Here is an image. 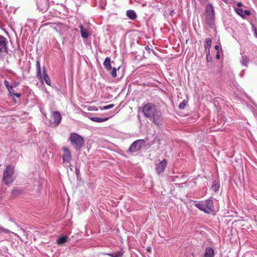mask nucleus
I'll return each mask as SVG.
<instances>
[{
  "instance_id": "f257e3e1",
  "label": "nucleus",
  "mask_w": 257,
  "mask_h": 257,
  "mask_svg": "<svg viewBox=\"0 0 257 257\" xmlns=\"http://www.w3.org/2000/svg\"><path fill=\"white\" fill-rule=\"evenodd\" d=\"M69 140L71 144L76 150H80L83 146L84 139L78 134L74 133L70 134Z\"/></svg>"
},
{
  "instance_id": "f03ea898",
  "label": "nucleus",
  "mask_w": 257,
  "mask_h": 257,
  "mask_svg": "<svg viewBox=\"0 0 257 257\" xmlns=\"http://www.w3.org/2000/svg\"><path fill=\"white\" fill-rule=\"evenodd\" d=\"M14 173V168L10 165H8L4 172L3 177V180L6 184H10L15 179Z\"/></svg>"
},
{
  "instance_id": "7ed1b4c3",
  "label": "nucleus",
  "mask_w": 257,
  "mask_h": 257,
  "mask_svg": "<svg viewBox=\"0 0 257 257\" xmlns=\"http://www.w3.org/2000/svg\"><path fill=\"white\" fill-rule=\"evenodd\" d=\"M36 71H37V76L38 78L42 81L43 80L48 85H51V80L48 76V75L46 73L45 68L43 67V76L42 77L41 75V66L39 60H37L36 61Z\"/></svg>"
},
{
  "instance_id": "20e7f679",
  "label": "nucleus",
  "mask_w": 257,
  "mask_h": 257,
  "mask_svg": "<svg viewBox=\"0 0 257 257\" xmlns=\"http://www.w3.org/2000/svg\"><path fill=\"white\" fill-rule=\"evenodd\" d=\"M148 118L151 121L158 126H159L162 124L163 117L162 113L158 106L156 107L155 110L152 114H151Z\"/></svg>"
},
{
  "instance_id": "39448f33",
  "label": "nucleus",
  "mask_w": 257,
  "mask_h": 257,
  "mask_svg": "<svg viewBox=\"0 0 257 257\" xmlns=\"http://www.w3.org/2000/svg\"><path fill=\"white\" fill-rule=\"evenodd\" d=\"M8 41L6 38L0 35V58H3L8 53Z\"/></svg>"
},
{
  "instance_id": "423d86ee",
  "label": "nucleus",
  "mask_w": 257,
  "mask_h": 257,
  "mask_svg": "<svg viewBox=\"0 0 257 257\" xmlns=\"http://www.w3.org/2000/svg\"><path fill=\"white\" fill-rule=\"evenodd\" d=\"M157 106L155 104L149 102L144 105L143 107V112L146 117H149L155 110Z\"/></svg>"
},
{
  "instance_id": "0eeeda50",
  "label": "nucleus",
  "mask_w": 257,
  "mask_h": 257,
  "mask_svg": "<svg viewBox=\"0 0 257 257\" xmlns=\"http://www.w3.org/2000/svg\"><path fill=\"white\" fill-rule=\"evenodd\" d=\"M205 13L208 22H212L215 18V13L213 6L211 4H209L206 6Z\"/></svg>"
},
{
  "instance_id": "6e6552de",
  "label": "nucleus",
  "mask_w": 257,
  "mask_h": 257,
  "mask_svg": "<svg viewBox=\"0 0 257 257\" xmlns=\"http://www.w3.org/2000/svg\"><path fill=\"white\" fill-rule=\"evenodd\" d=\"M61 116L58 111H53L51 117V124L52 126L58 125L61 122Z\"/></svg>"
},
{
  "instance_id": "1a4fd4ad",
  "label": "nucleus",
  "mask_w": 257,
  "mask_h": 257,
  "mask_svg": "<svg viewBox=\"0 0 257 257\" xmlns=\"http://www.w3.org/2000/svg\"><path fill=\"white\" fill-rule=\"evenodd\" d=\"M37 9L42 12H46L49 8L48 0H36Z\"/></svg>"
},
{
  "instance_id": "9d476101",
  "label": "nucleus",
  "mask_w": 257,
  "mask_h": 257,
  "mask_svg": "<svg viewBox=\"0 0 257 257\" xmlns=\"http://www.w3.org/2000/svg\"><path fill=\"white\" fill-rule=\"evenodd\" d=\"M62 150L63 151V155L62 156L63 162L65 165H67L72 160L71 153L67 147H63L62 148Z\"/></svg>"
},
{
  "instance_id": "9b49d317",
  "label": "nucleus",
  "mask_w": 257,
  "mask_h": 257,
  "mask_svg": "<svg viewBox=\"0 0 257 257\" xmlns=\"http://www.w3.org/2000/svg\"><path fill=\"white\" fill-rule=\"evenodd\" d=\"M167 165V161L164 159L159 163L156 164V171L158 175L164 172Z\"/></svg>"
},
{
  "instance_id": "f8f14e48",
  "label": "nucleus",
  "mask_w": 257,
  "mask_h": 257,
  "mask_svg": "<svg viewBox=\"0 0 257 257\" xmlns=\"http://www.w3.org/2000/svg\"><path fill=\"white\" fill-rule=\"evenodd\" d=\"M143 140H137L130 146L129 150L131 152H135L139 151L142 147Z\"/></svg>"
},
{
  "instance_id": "ddd939ff",
  "label": "nucleus",
  "mask_w": 257,
  "mask_h": 257,
  "mask_svg": "<svg viewBox=\"0 0 257 257\" xmlns=\"http://www.w3.org/2000/svg\"><path fill=\"white\" fill-rule=\"evenodd\" d=\"M235 12L243 19L245 18V16H248L251 15L249 10H243L240 8H234Z\"/></svg>"
},
{
  "instance_id": "4468645a",
  "label": "nucleus",
  "mask_w": 257,
  "mask_h": 257,
  "mask_svg": "<svg viewBox=\"0 0 257 257\" xmlns=\"http://www.w3.org/2000/svg\"><path fill=\"white\" fill-rule=\"evenodd\" d=\"M205 207L208 211L207 213L212 212L214 209L213 201L212 199H207L204 202Z\"/></svg>"
},
{
  "instance_id": "2eb2a0df",
  "label": "nucleus",
  "mask_w": 257,
  "mask_h": 257,
  "mask_svg": "<svg viewBox=\"0 0 257 257\" xmlns=\"http://www.w3.org/2000/svg\"><path fill=\"white\" fill-rule=\"evenodd\" d=\"M214 251L212 247H207L205 249V252L204 257H214Z\"/></svg>"
},
{
  "instance_id": "dca6fc26",
  "label": "nucleus",
  "mask_w": 257,
  "mask_h": 257,
  "mask_svg": "<svg viewBox=\"0 0 257 257\" xmlns=\"http://www.w3.org/2000/svg\"><path fill=\"white\" fill-rule=\"evenodd\" d=\"M79 28L80 29L81 37L84 39L88 38L89 34L87 31V30L86 29H84L82 25H80Z\"/></svg>"
},
{
  "instance_id": "f3484780",
  "label": "nucleus",
  "mask_w": 257,
  "mask_h": 257,
  "mask_svg": "<svg viewBox=\"0 0 257 257\" xmlns=\"http://www.w3.org/2000/svg\"><path fill=\"white\" fill-rule=\"evenodd\" d=\"M103 66L107 71H110L111 69L110 58L106 57L103 62Z\"/></svg>"
},
{
  "instance_id": "a211bd4d",
  "label": "nucleus",
  "mask_w": 257,
  "mask_h": 257,
  "mask_svg": "<svg viewBox=\"0 0 257 257\" xmlns=\"http://www.w3.org/2000/svg\"><path fill=\"white\" fill-rule=\"evenodd\" d=\"M249 59L245 55L242 56L241 59L240 60V63L242 66L248 67L249 64Z\"/></svg>"
},
{
  "instance_id": "6ab92c4d",
  "label": "nucleus",
  "mask_w": 257,
  "mask_h": 257,
  "mask_svg": "<svg viewBox=\"0 0 257 257\" xmlns=\"http://www.w3.org/2000/svg\"><path fill=\"white\" fill-rule=\"evenodd\" d=\"M195 206L199 210L207 213L208 211H207V209L205 207L204 202H198L196 203Z\"/></svg>"
},
{
  "instance_id": "aec40b11",
  "label": "nucleus",
  "mask_w": 257,
  "mask_h": 257,
  "mask_svg": "<svg viewBox=\"0 0 257 257\" xmlns=\"http://www.w3.org/2000/svg\"><path fill=\"white\" fill-rule=\"evenodd\" d=\"M126 16L131 20L137 18V14L134 10H130L126 11Z\"/></svg>"
},
{
  "instance_id": "412c9836",
  "label": "nucleus",
  "mask_w": 257,
  "mask_h": 257,
  "mask_svg": "<svg viewBox=\"0 0 257 257\" xmlns=\"http://www.w3.org/2000/svg\"><path fill=\"white\" fill-rule=\"evenodd\" d=\"M68 240L67 236H60L57 239L56 242L59 245H62L65 243Z\"/></svg>"
},
{
  "instance_id": "4be33fe9",
  "label": "nucleus",
  "mask_w": 257,
  "mask_h": 257,
  "mask_svg": "<svg viewBox=\"0 0 257 257\" xmlns=\"http://www.w3.org/2000/svg\"><path fill=\"white\" fill-rule=\"evenodd\" d=\"M91 120L97 122H104L108 119V117L105 118H101L98 117H91L89 118Z\"/></svg>"
},
{
  "instance_id": "5701e85b",
  "label": "nucleus",
  "mask_w": 257,
  "mask_h": 257,
  "mask_svg": "<svg viewBox=\"0 0 257 257\" xmlns=\"http://www.w3.org/2000/svg\"><path fill=\"white\" fill-rule=\"evenodd\" d=\"M212 44V41L210 38H207L205 40V44L204 46L206 51L209 50Z\"/></svg>"
},
{
  "instance_id": "b1692460",
  "label": "nucleus",
  "mask_w": 257,
  "mask_h": 257,
  "mask_svg": "<svg viewBox=\"0 0 257 257\" xmlns=\"http://www.w3.org/2000/svg\"><path fill=\"white\" fill-rule=\"evenodd\" d=\"M107 254L110 257H121L123 255V253L122 251H119L111 253H107Z\"/></svg>"
},
{
  "instance_id": "393cba45",
  "label": "nucleus",
  "mask_w": 257,
  "mask_h": 257,
  "mask_svg": "<svg viewBox=\"0 0 257 257\" xmlns=\"http://www.w3.org/2000/svg\"><path fill=\"white\" fill-rule=\"evenodd\" d=\"M219 188V184L217 183L216 181H213L212 186V189L214 192H217L218 191Z\"/></svg>"
},
{
  "instance_id": "a878e982",
  "label": "nucleus",
  "mask_w": 257,
  "mask_h": 257,
  "mask_svg": "<svg viewBox=\"0 0 257 257\" xmlns=\"http://www.w3.org/2000/svg\"><path fill=\"white\" fill-rule=\"evenodd\" d=\"M119 69V67H118L117 68H113L112 71L111 72L110 74L112 77L115 78L117 76L116 74V71Z\"/></svg>"
},
{
  "instance_id": "bb28decb",
  "label": "nucleus",
  "mask_w": 257,
  "mask_h": 257,
  "mask_svg": "<svg viewBox=\"0 0 257 257\" xmlns=\"http://www.w3.org/2000/svg\"><path fill=\"white\" fill-rule=\"evenodd\" d=\"M11 232V231L9 230L0 227V234H3V233H10Z\"/></svg>"
},
{
  "instance_id": "cd10ccee",
  "label": "nucleus",
  "mask_w": 257,
  "mask_h": 257,
  "mask_svg": "<svg viewBox=\"0 0 257 257\" xmlns=\"http://www.w3.org/2000/svg\"><path fill=\"white\" fill-rule=\"evenodd\" d=\"M186 101L185 100H183L179 105V107L181 109H183L185 107L186 105Z\"/></svg>"
},
{
  "instance_id": "c85d7f7f",
  "label": "nucleus",
  "mask_w": 257,
  "mask_h": 257,
  "mask_svg": "<svg viewBox=\"0 0 257 257\" xmlns=\"http://www.w3.org/2000/svg\"><path fill=\"white\" fill-rule=\"evenodd\" d=\"M113 106H114V105L113 104H109V105H107L104 106L103 107H101L100 109L101 110H103V109H110V108H112Z\"/></svg>"
},
{
  "instance_id": "c756f323",
  "label": "nucleus",
  "mask_w": 257,
  "mask_h": 257,
  "mask_svg": "<svg viewBox=\"0 0 257 257\" xmlns=\"http://www.w3.org/2000/svg\"><path fill=\"white\" fill-rule=\"evenodd\" d=\"M4 84L8 89H12V86L9 85V82L7 80H5Z\"/></svg>"
},
{
  "instance_id": "7c9ffc66",
  "label": "nucleus",
  "mask_w": 257,
  "mask_h": 257,
  "mask_svg": "<svg viewBox=\"0 0 257 257\" xmlns=\"http://www.w3.org/2000/svg\"><path fill=\"white\" fill-rule=\"evenodd\" d=\"M209 55H210V51L209 50H208V51H206V60L207 62L210 61L209 59Z\"/></svg>"
},
{
  "instance_id": "2f4dec72",
  "label": "nucleus",
  "mask_w": 257,
  "mask_h": 257,
  "mask_svg": "<svg viewBox=\"0 0 257 257\" xmlns=\"http://www.w3.org/2000/svg\"><path fill=\"white\" fill-rule=\"evenodd\" d=\"M13 95L15 96H16L18 98L20 97L21 96V94L20 93H13Z\"/></svg>"
},
{
  "instance_id": "473e14b6",
  "label": "nucleus",
  "mask_w": 257,
  "mask_h": 257,
  "mask_svg": "<svg viewBox=\"0 0 257 257\" xmlns=\"http://www.w3.org/2000/svg\"><path fill=\"white\" fill-rule=\"evenodd\" d=\"M237 6L238 8H240L242 6V4L241 2H238L237 4Z\"/></svg>"
},
{
  "instance_id": "72a5a7b5",
  "label": "nucleus",
  "mask_w": 257,
  "mask_h": 257,
  "mask_svg": "<svg viewBox=\"0 0 257 257\" xmlns=\"http://www.w3.org/2000/svg\"><path fill=\"white\" fill-rule=\"evenodd\" d=\"M214 48H215V50H218L219 48V47L218 45H215V47H214Z\"/></svg>"
},
{
  "instance_id": "f704fd0d",
  "label": "nucleus",
  "mask_w": 257,
  "mask_h": 257,
  "mask_svg": "<svg viewBox=\"0 0 257 257\" xmlns=\"http://www.w3.org/2000/svg\"><path fill=\"white\" fill-rule=\"evenodd\" d=\"M244 73V70H243V71H242V72H240V76L241 77L243 76Z\"/></svg>"
},
{
  "instance_id": "c9c22d12",
  "label": "nucleus",
  "mask_w": 257,
  "mask_h": 257,
  "mask_svg": "<svg viewBox=\"0 0 257 257\" xmlns=\"http://www.w3.org/2000/svg\"><path fill=\"white\" fill-rule=\"evenodd\" d=\"M8 90H9V93H10V94H12V91H14V90H13V88H12V89H8Z\"/></svg>"
},
{
  "instance_id": "e433bc0d",
  "label": "nucleus",
  "mask_w": 257,
  "mask_h": 257,
  "mask_svg": "<svg viewBox=\"0 0 257 257\" xmlns=\"http://www.w3.org/2000/svg\"><path fill=\"white\" fill-rule=\"evenodd\" d=\"M76 170V175H78V173H79V170L77 168H76L75 169Z\"/></svg>"
},
{
  "instance_id": "4c0bfd02",
  "label": "nucleus",
  "mask_w": 257,
  "mask_h": 257,
  "mask_svg": "<svg viewBox=\"0 0 257 257\" xmlns=\"http://www.w3.org/2000/svg\"><path fill=\"white\" fill-rule=\"evenodd\" d=\"M20 230L23 233H25L26 231L23 228H21Z\"/></svg>"
},
{
  "instance_id": "58836bf2",
  "label": "nucleus",
  "mask_w": 257,
  "mask_h": 257,
  "mask_svg": "<svg viewBox=\"0 0 257 257\" xmlns=\"http://www.w3.org/2000/svg\"><path fill=\"white\" fill-rule=\"evenodd\" d=\"M216 58L217 59H219L220 58V56H219V54H217L216 55Z\"/></svg>"
},
{
  "instance_id": "ea45409f",
  "label": "nucleus",
  "mask_w": 257,
  "mask_h": 257,
  "mask_svg": "<svg viewBox=\"0 0 257 257\" xmlns=\"http://www.w3.org/2000/svg\"><path fill=\"white\" fill-rule=\"evenodd\" d=\"M223 2H224L225 3H227L228 0H222Z\"/></svg>"
},
{
  "instance_id": "a19ab883",
  "label": "nucleus",
  "mask_w": 257,
  "mask_h": 257,
  "mask_svg": "<svg viewBox=\"0 0 257 257\" xmlns=\"http://www.w3.org/2000/svg\"><path fill=\"white\" fill-rule=\"evenodd\" d=\"M205 1H206V0H200V2L201 3H203V2H205Z\"/></svg>"
},
{
  "instance_id": "79ce46f5",
  "label": "nucleus",
  "mask_w": 257,
  "mask_h": 257,
  "mask_svg": "<svg viewBox=\"0 0 257 257\" xmlns=\"http://www.w3.org/2000/svg\"><path fill=\"white\" fill-rule=\"evenodd\" d=\"M55 29H56V30L57 32L60 31H59V30H58V29H56V28H55Z\"/></svg>"
},
{
  "instance_id": "37998d69",
  "label": "nucleus",
  "mask_w": 257,
  "mask_h": 257,
  "mask_svg": "<svg viewBox=\"0 0 257 257\" xmlns=\"http://www.w3.org/2000/svg\"><path fill=\"white\" fill-rule=\"evenodd\" d=\"M256 37H257V34H256Z\"/></svg>"
}]
</instances>
